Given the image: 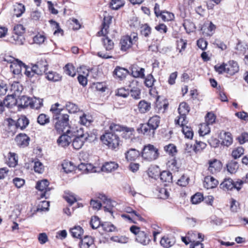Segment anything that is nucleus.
I'll use <instances>...</instances> for the list:
<instances>
[{
    "instance_id": "obj_43",
    "label": "nucleus",
    "mask_w": 248,
    "mask_h": 248,
    "mask_svg": "<svg viewBox=\"0 0 248 248\" xmlns=\"http://www.w3.org/2000/svg\"><path fill=\"white\" fill-rule=\"evenodd\" d=\"M190 108L188 104L186 102L180 103L178 109L179 115L184 116L186 115L189 111Z\"/></svg>"
},
{
    "instance_id": "obj_15",
    "label": "nucleus",
    "mask_w": 248,
    "mask_h": 248,
    "mask_svg": "<svg viewBox=\"0 0 248 248\" xmlns=\"http://www.w3.org/2000/svg\"><path fill=\"white\" fill-rule=\"evenodd\" d=\"M72 136L69 133H67L66 131L63 133V134L61 135L57 140V142L59 145L65 147L69 144L72 141Z\"/></svg>"
},
{
    "instance_id": "obj_34",
    "label": "nucleus",
    "mask_w": 248,
    "mask_h": 248,
    "mask_svg": "<svg viewBox=\"0 0 248 248\" xmlns=\"http://www.w3.org/2000/svg\"><path fill=\"white\" fill-rule=\"evenodd\" d=\"M70 232L73 237L81 239L83 234V230L79 226H76L70 229Z\"/></svg>"
},
{
    "instance_id": "obj_46",
    "label": "nucleus",
    "mask_w": 248,
    "mask_h": 248,
    "mask_svg": "<svg viewBox=\"0 0 248 248\" xmlns=\"http://www.w3.org/2000/svg\"><path fill=\"white\" fill-rule=\"evenodd\" d=\"M160 179L165 182H172V176L169 171H163L160 173Z\"/></svg>"
},
{
    "instance_id": "obj_25",
    "label": "nucleus",
    "mask_w": 248,
    "mask_h": 248,
    "mask_svg": "<svg viewBox=\"0 0 248 248\" xmlns=\"http://www.w3.org/2000/svg\"><path fill=\"white\" fill-rule=\"evenodd\" d=\"M175 242V240L173 237L164 236L160 240V244L165 248H169L173 246Z\"/></svg>"
},
{
    "instance_id": "obj_27",
    "label": "nucleus",
    "mask_w": 248,
    "mask_h": 248,
    "mask_svg": "<svg viewBox=\"0 0 248 248\" xmlns=\"http://www.w3.org/2000/svg\"><path fill=\"white\" fill-rule=\"evenodd\" d=\"M134 84L132 82L131 84L129 85V93H130L131 96L135 99H139L140 98L141 92L140 88L137 86L132 87V85Z\"/></svg>"
},
{
    "instance_id": "obj_42",
    "label": "nucleus",
    "mask_w": 248,
    "mask_h": 248,
    "mask_svg": "<svg viewBox=\"0 0 248 248\" xmlns=\"http://www.w3.org/2000/svg\"><path fill=\"white\" fill-rule=\"evenodd\" d=\"M239 168L238 164L236 161H231L227 165V170L231 174L235 173Z\"/></svg>"
},
{
    "instance_id": "obj_19",
    "label": "nucleus",
    "mask_w": 248,
    "mask_h": 248,
    "mask_svg": "<svg viewBox=\"0 0 248 248\" xmlns=\"http://www.w3.org/2000/svg\"><path fill=\"white\" fill-rule=\"evenodd\" d=\"M23 86L18 82H14L11 85L10 92L11 95L13 96H18L23 90Z\"/></svg>"
},
{
    "instance_id": "obj_47",
    "label": "nucleus",
    "mask_w": 248,
    "mask_h": 248,
    "mask_svg": "<svg viewBox=\"0 0 248 248\" xmlns=\"http://www.w3.org/2000/svg\"><path fill=\"white\" fill-rule=\"evenodd\" d=\"M151 28L147 24L142 25L140 27V33L145 37H149L151 33Z\"/></svg>"
},
{
    "instance_id": "obj_7",
    "label": "nucleus",
    "mask_w": 248,
    "mask_h": 248,
    "mask_svg": "<svg viewBox=\"0 0 248 248\" xmlns=\"http://www.w3.org/2000/svg\"><path fill=\"white\" fill-rule=\"evenodd\" d=\"M49 184V182L46 179L37 183L36 188L41 192L40 194L41 198L45 197L46 199L49 196L48 192H49L51 189V188L48 187Z\"/></svg>"
},
{
    "instance_id": "obj_56",
    "label": "nucleus",
    "mask_w": 248,
    "mask_h": 248,
    "mask_svg": "<svg viewBox=\"0 0 248 248\" xmlns=\"http://www.w3.org/2000/svg\"><path fill=\"white\" fill-rule=\"evenodd\" d=\"M37 122L40 125H44L49 123V117L45 114H41L38 116Z\"/></svg>"
},
{
    "instance_id": "obj_31",
    "label": "nucleus",
    "mask_w": 248,
    "mask_h": 248,
    "mask_svg": "<svg viewBox=\"0 0 248 248\" xmlns=\"http://www.w3.org/2000/svg\"><path fill=\"white\" fill-rule=\"evenodd\" d=\"M29 121L25 116H21L17 121L16 126L17 128L25 129L29 124Z\"/></svg>"
},
{
    "instance_id": "obj_17",
    "label": "nucleus",
    "mask_w": 248,
    "mask_h": 248,
    "mask_svg": "<svg viewBox=\"0 0 248 248\" xmlns=\"http://www.w3.org/2000/svg\"><path fill=\"white\" fill-rule=\"evenodd\" d=\"M140 155L139 151L130 148L125 153V157L127 161H135Z\"/></svg>"
},
{
    "instance_id": "obj_53",
    "label": "nucleus",
    "mask_w": 248,
    "mask_h": 248,
    "mask_svg": "<svg viewBox=\"0 0 248 248\" xmlns=\"http://www.w3.org/2000/svg\"><path fill=\"white\" fill-rule=\"evenodd\" d=\"M23 69L25 70L24 73L27 77L31 78L36 74V70L34 68V65L30 67L24 64Z\"/></svg>"
},
{
    "instance_id": "obj_14",
    "label": "nucleus",
    "mask_w": 248,
    "mask_h": 248,
    "mask_svg": "<svg viewBox=\"0 0 248 248\" xmlns=\"http://www.w3.org/2000/svg\"><path fill=\"white\" fill-rule=\"evenodd\" d=\"M226 73L230 75H233L239 71V66L238 63L233 61H230L227 63H226Z\"/></svg>"
},
{
    "instance_id": "obj_24",
    "label": "nucleus",
    "mask_w": 248,
    "mask_h": 248,
    "mask_svg": "<svg viewBox=\"0 0 248 248\" xmlns=\"http://www.w3.org/2000/svg\"><path fill=\"white\" fill-rule=\"evenodd\" d=\"M118 167V165L115 162H106L101 167L102 171L110 172L115 170Z\"/></svg>"
},
{
    "instance_id": "obj_23",
    "label": "nucleus",
    "mask_w": 248,
    "mask_h": 248,
    "mask_svg": "<svg viewBox=\"0 0 248 248\" xmlns=\"http://www.w3.org/2000/svg\"><path fill=\"white\" fill-rule=\"evenodd\" d=\"M30 138L26 134H20L16 138V141L19 146H27L29 143Z\"/></svg>"
},
{
    "instance_id": "obj_1",
    "label": "nucleus",
    "mask_w": 248,
    "mask_h": 248,
    "mask_svg": "<svg viewBox=\"0 0 248 248\" xmlns=\"http://www.w3.org/2000/svg\"><path fill=\"white\" fill-rule=\"evenodd\" d=\"M111 22V18L109 16L105 17L102 25L101 31L98 32V36H104L102 39L103 46L107 51L112 50L114 47V43L112 40L108 37H105L108 32L109 25Z\"/></svg>"
},
{
    "instance_id": "obj_6",
    "label": "nucleus",
    "mask_w": 248,
    "mask_h": 248,
    "mask_svg": "<svg viewBox=\"0 0 248 248\" xmlns=\"http://www.w3.org/2000/svg\"><path fill=\"white\" fill-rule=\"evenodd\" d=\"M4 60L5 61L10 62V71L14 74L18 75L21 73L24 66V64L21 61L17 59H15L13 57H9V59H5Z\"/></svg>"
},
{
    "instance_id": "obj_18",
    "label": "nucleus",
    "mask_w": 248,
    "mask_h": 248,
    "mask_svg": "<svg viewBox=\"0 0 248 248\" xmlns=\"http://www.w3.org/2000/svg\"><path fill=\"white\" fill-rule=\"evenodd\" d=\"M218 184V181L213 177L207 176L204 178L203 186L207 189H212L216 187Z\"/></svg>"
},
{
    "instance_id": "obj_35",
    "label": "nucleus",
    "mask_w": 248,
    "mask_h": 248,
    "mask_svg": "<svg viewBox=\"0 0 248 248\" xmlns=\"http://www.w3.org/2000/svg\"><path fill=\"white\" fill-rule=\"evenodd\" d=\"M25 8L22 3H16L14 5V15L20 17L24 13Z\"/></svg>"
},
{
    "instance_id": "obj_9",
    "label": "nucleus",
    "mask_w": 248,
    "mask_h": 248,
    "mask_svg": "<svg viewBox=\"0 0 248 248\" xmlns=\"http://www.w3.org/2000/svg\"><path fill=\"white\" fill-rule=\"evenodd\" d=\"M216 26L211 21L205 22L202 25L201 31L203 34L206 36H211L215 32Z\"/></svg>"
},
{
    "instance_id": "obj_33",
    "label": "nucleus",
    "mask_w": 248,
    "mask_h": 248,
    "mask_svg": "<svg viewBox=\"0 0 248 248\" xmlns=\"http://www.w3.org/2000/svg\"><path fill=\"white\" fill-rule=\"evenodd\" d=\"M16 100L15 97L11 95L7 96L5 99L2 101L4 108L5 107L11 108L16 105Z\"/></svg>"
},
{
    "instance_id": "obj_49",
    "label": "nucleus",
    "mask_w": 248,
    "mask_h": 248,
    "mask_svg": "<svg viewBox=\"0 0 248 248\" xmlns=\"http://www.w3.org/2000/svg\"><path fill=\"white\" fill-rule=\"evenodd\" d=\"M222 142L223 145L226 146H230L232 142L231 134L229 132H224Z\"/></svg>"
},
{
    "instance_id": "obj_8",
    "label": "nucleus",
    "mask_w": 248,
    "mask_h": 248,
    "mask_svg": "<svg viewBox=\"0 0 248 248\" xmlns=\"http://www.w3.org/2000/svg\"><path fill=\"white\" fill-rule=\"evenodd\" d=\"M33 65L34 68L36 70V74L38 75H42L45 74L47 71L48 66L45 59H41Z\"/></svg>"
},
{
    "instance_id": "obj_58",
    "label": "nucleus",
    "mask_w": 248,
    "mask_h": 248,
    "mask_svg": "<svg viewBox=\"0 0 248 248\" xmlns=\"http://www.w3.org/2000/svg\"><path fill=\"white\" fill-rule=\"evenodd\" d=\"M103 230L107 232H112L116 231V228L110 222H104L102 224Z\"/></svg>"
},
{
    "instance_id": "obj_32",
    "label": "nucleus",
    "mask_w": 248,
    "mask_h": 248,
    "mask_svg": "<svg viewBox=\"0 0 248 248\" xmlns=\"http://www.w3.org/2000/svg\"><path fill=\"white\" fill-rule=\"evenodd\" d=\"M18 162L17 156L14 153L9 152L8 155L7 164L10 167H15Z\"/></svg>"
},
{
    "instance_id": "obj_22",
    "label": "nucleus",
    "mask_w": 248,
    "mask_h": 248,
    "mask_svg": "<svg viewBox=\"0 0 248 248\" xmlns=\"http://www.w3.org/2000/svg\"><path fill=\"white\" fill-rule=\"evenodd\" d=\"M145 69L137 66V65H133L131 68V74L133 77L136 78H144Z\"/></svg>"
},
{
    "instance_id": "obj_3",
    "label": "nucleus",
    "mask_w": 248,
    "mask_h": 248,
    "mask_svg": "<svg viewBox=\"0 0 248 248\" xmlns=\"http://www.w3.org/2000/svg\"><path fill=\"white\" fill-rule=\"evenodd\" d=\"M100 140L104 144L112 149H116L119 144V137L111 132H107L103 134L101 136Z\"/></svg>"
},
{
    "instance_id": "obj_11",
    "label": "nucleus",
    "mask_w": 248,
    "mask_h": 248,
    "mask_svg": "<svg viewBox=\"0 0 248 248\" xmlns=\"http://www.w3.org/2000/svg\"><path fill=\"white\" fill-rule=\"evenodd\" d=\"M208 164V170L212 174L219 172L222 167L221 162L216 159L209 160Z\"/></svg>"
},
{
    "instance_id": "obj_45",
    "label": "nucleus",
    "mask_w": 248,
    "mask_h": 248,
    "mask_svg": "<svg viewBox=\"0 0 248 248\" xmlns=\"http://www.w3.org/2000/svg\"><path fill=\"white\" fill-rule=\"evenodd\" d=\"M31 108L38 109L43 106V100L40 98H31Z\"/></svg>"
},
{
    "instance_id": "obj_13",
    "label": "nucleus",
    "mask_w": 248,
    "mask_h": 248,
    "mask_svg": "<svg viewBox=\"0 0 248 248\" xmlns=\"http://www.w3.org/2000/svg\"><path fill=\"white\" fill-rule=\"evenodd\" d=\"M98 198L101 200L104 205L103 208L105 211L108 212L112 214V207L114 206V202H112L109 199H108L107 197L103 194H100L98 196Z\"/></svg>"
},
{
    "instance_id": "obj_28",
    "label": "nucleus",
    "mask_w": 248,
    "mask_h": 248,
    "mask_svg": "<svg viewBox=\"0 0 248 248\" xmlns=\"http://www.w3.org/2000/svg\"><path fill=\"white\" fill-rule=\"evenodd\" d=\"M160 122V117L157 115H154L149 119L147 124L152 129L155 130L158 127Z\"/></svg>"
},
{
    "instance_id": "obj_5",
    "label": "nucleus",
    "mask_w": 248,
    "mask_h": 248,
    "mask_svg": "<svg viewBox=\"0 0 248 248\" xmlns=\"http://www.w3.org/2000/svg\"><path fill=\"white\" fill-rule=\"evenodd\" d=\"M57 122L55 123V128L59 133H64L67 129H70L69 125V115L67 114L60 115L55 117Z\"/></svg>"
},
{
    "instance_id": "obj_52",
    "label": "nucleus",
    "mask_w": 248,
    "mask_h": 248,
    "mask_svg": "<svg viewBox=\"0 0 248 248\" xmlns=\"http://www.w3.org/2000/svg\"><path fill=\"white\" fill-rule=\"evenodd\" d=\"M159 17H160L164 21H169L174 19V16L172 13L164 11L162 12Z\"/></svg>"
},
{
    "instance_id": "obj_12",
    "label": "nucleus",
    "mask_w": 248,
    "mask_h": 248,
    "mask_svg": "<svg viewBox=\"0 0 248 248\" xmlns=\"http://www.w3.org/2000/svg\"><path fill=\"white\" fill-rule=\"evenodd\" d=\"M67 133L70 134L72 135V138H81L83 139V137H88L89 139V135L87 133H84L83 129L81 127H76L75 128L72 127L70 129H67L66 130Z\"/></svg>"
},
{
    "instance_id": "obj_60",
    "label": "nucleus",
    "mask_w": 248,
    "mask_h": 248,
    "mask_svg": "<svg viewBox=\"0 0 248 248\" xmlns=\"http://www.w3.org/2000/svg\"><path fill=\"white\" fill-rule=\"evenodd\" d=\"M110 240L115 242L124 244L128 242V238L124 236H115L111 237L110 238Z\"/></svg>"
},
{
    "instance_id": "obj_26",
    "label": "nucleus",
    "mask_w": 248,
    "mask_h": 248,
    "mask_svg": "<svg viewBox=\"0 0 248 248\" xmlns=\"http://www.w3.org/2000/svg\"><path fill=\"white\" fill-rule=\"evenodd\" d=\"M72 145L73 148L76 150L80 149L84 144L85 141L88 140V137L73 138Z\"/></svg>"
},
{
    "instance_id": "obj_64",
    "label": "nucleus",
    "mask_w": 248,
    "mask_h": 248,
    "mask_svg": "<svg viewBox=\"0 0 248 248\" xmlns=\"http://www.w3.org/2000/svg\"><path fill=\"white\" fill-rule=\"evenodd\" d=\"M90 225L93 229L98 228L100 225L99 218L96 216L92 217L90 221Z\"/></svg>"
},
{
    "instance_id": "obj_57",
    "label": "nucleus",
    "mask_w": 248,
    "mask_h": 248,
    "mask_svg": "<svg viewBox=\"0 0 248 248\" xmlns=\"http://www.w3.org/2000/svg\"><path fill=\"white\" fill-rule=\"evenodd\" d=\"M209 124L207 123H203L200 125L199 129V133L201 136H204L208 134L210 131V128L209 126Z\"/></svg>"
},
{
    "instance_id": "obj_36",
    "label": "nucleus",
    "mask_w": 248,
    "mask_h": 248,
    "mask_svg": "<svg viewBox=\"0 0 248 248\" xmlns=\"http://www.w3.org/2000/svg\"><path fill=\"white\" fill-rule=\"evenodd\" d=\"M16 102L19 107L21 108H26L31 106V98L26 96H22Z\"/></svg>"
},
{
    "instance_id": "obj_38",
    "label": "nucleus",
    "mask_w": 248,
    "mask_h": 248,
    "mask_svg": "<svg viewBox=\"0 0 248 248\" xmlns=\"http://www.w3.org/2000/svg\"><path fill=\"white\" fill-rule=\"evenodd\" d=\"M24 37L22 35L19 34H14L11 37L9 41L13 44L17 45H21L24 43Z\"/></svg>"
},
{
    "instance_id": "obj_37",
    "label": "nucleus",
    "mask_w": 248,
    "mask_h": 248,
    "mask_svg": "<svg viewBox=\"0 0 248 248\" xmlns=\"http://www.w3.org/2000/svg\"><path fill=\"white\" fill-rule=\"evenodd\" d=\"M93 243V240L91 237L86 236L81 240L79 245L80 248H89Z\"/></svg>"
},
{
    "instance_id": "obj_41",
    "label": "nucleus",
    "mask_w": 248,
    "mask_h": 248,
    "mask_svg": "<svg viewBox=\"0 0 248 248\" xmlns=\"http://www.w3.org/2000/svg\"><path fill=\"white\" fill-rule=\"evenodd\" d=\"M140 130L144 135L148 136H153L155 131L152 129L148 124H142L140 127Z\"/></svg>"
},
{
    "instance_id": "obj_63",
    "label": "nucleus",
    "mask_w": 248,
    "mask_h": 248,
    "mask_svg": "<svg viewBox=\"0 0 248 248\" xmlns=\"http://www.w3.org/2000/svg\"><path fill=\"white\" fill-rule=\"evenodd\" d=\"M129 94V89H125L124 88H121L117 90L116 95L124 98H126Z\"/></svg>"
},
{
    "instance_id": "obj_39",
    "label": "nucleus",
    "mask_w": 248,
    "mask_h": 248,
    "mask_svg": "<svg viewBox=\"0 0 248 248\" xmlns=\"http://www.w3.org/2000/svg\"><path fill=\"white\" fill-rule=\"evenodd\" d=\"M134 132V129L133 128L124 126L121 132V136L123 138L125 139H130L131 138L133 135Z\"/></svg>"
},
{
    "instance_id": "obj_54",
    "label": "nucleus",
    "mask_w": 248,
    "mask_h": 248,
    "mask_svg": "<svg viewBox=\"0 0 248 248\" xmlns=\"http://www.w3.org/2000/svg\"><path fill=\"white\" fill-rule=\"evenodd\" d=\"M62 166L63 171L66 173L71 172L74 169V166L71 162L65 161L62 164Z\"/></svg>"
},
{
    "instance_id": "obj_2",
    "label": "nucleus",
    "mask_w": 248,
    "mask_h": 248,
    "mask_svg": "<svg viewBox=\"0 0 248 248\" xmlns=\"http://www.w3.org/2000/svg\"><path fill=\"white\" fill-rule=\"evenodd\" d=\"M157 148L151 144L145 145L141 153L143 159L147 161H152L157 159L159 156Z\"/></svg>"
},
{
    "instance_id": "obj_55",
    "label": "nucleus",
    "mask_w": 248,
    "mask_h": 248,
    "mask_svg": "<svg viewBox=\"0 0 248 248\" xmlns=\"http://www.w3.org/2000/svg\"><path fill=\"white\" fill-rule=\"evenodd\" d=\"M182 131L185 137L188 139H192L193 137V132L191 127L187 126H183Z\"/></svg>"
},
{
    "instance_id": "obj_51",
    "label": "nucleus",
    "mask_w": 248,
    "mask_h": 248,
    "mask_svg": "<svg viewBox=\"0 0 248 248\" xmlns=\"http://www.w3.org/2000/svg\"><path fill=\"white\" fill-rule=\"evenodd\" d=\"M65 107L69 113H74L79 110L78 106L76 104L71 102H67Z\"/></svg>"
},
{
    "instance_id": "obj_29",
    "label": "nucleus",
    "mask_w": 248,
    "mask_h": 248,
    "mask_svg": "<svg viewBox=\"0 0 248 248\" xmlns=\"http://www.w3.org/2000/svg\"><path fill=\"white\" fill-rule=\"evenodd\" d=\"M138 109L141 113H145L149 111L151 109V103L146 101L144 100L139 102L138 105Z\"/></svg>"
},
{
    "instance_id": "obj_62",
    "label": "nucleus",
    "mask_w": 248,
    "mask_h": 248,
    "mask_svg": "<svg viewBox=\"0 0 248 248\" xmlns=\"http://www.w3.org/2000/svg\"><path fill=\"white\" fill-rule=\"evenodd\" d=\"M155 81V79L153 76L151 74H149L145 78L144 83L146 87L150 88L153 86Z\"/></svg>"
},
{
    "instance_id": "obj_4",
    "label": "nucleus",
    "mask_w": 248,
    "mask_h": 248,
    "mask_svg": "<svg viewBox=\"0 0 248 248\" xmlns=\"http://www.w3.org/2000/svg\"><path fill=\"white\" fill-rule=\"evenodd\" d=\"M138 40V34L133 32L130 36L126 35L122 37L121 39L120 45L121 50L125 51L130 49L132 45L136 44Z\"/></svg>"
},
{
    "instance_id": "obj_30",
    "label": "nucleus",
    "mask_w": 248,
    "mask_h": 248,
    "mask_svg": "<svg viewBox=\"0 0 248 248\" xmlns=\"http://www.w3.org/2000/svg\"><path fill=\"white\" fill-rule=\"evenodd\" d=\"M45 74L46 75V78L49 81L56 82L61 79L62 77L61 75L52 71H46Z\"/></svg>"
},
{
    "instance_id": "obj_21",
    "label": "nucleus",
    "mask_w": 248,
    "mask_h": 248,
    "mask_svg": "<svg viewBox=\"0 0 248 248\" xmlns=\"http://www.w3.org/2000/svg\"><path fill=\"white\" fill-rule=\"evenodd\" d=\"M128 73V71L127 69L119 66H117L113 71L115 78L121 80L125 78Z\"/></svg>"
},
{
    "instance_id": "obj_61",
    "label": "nucleus",
    "mask_w": 248,
    "mask_h": 248,
    "mask_svg": "<svg viewBox=\"0 0 248 248\" xmlns=\"http://www.w3.org/2000/svg\"><path fill=\"white\" fill-rule=\"evenodd\" d=\"M203 199V195L200 193H197L191 198V201L193 204H198L201 202Z\"/></svg>"
},
{
    "instance_id": "obj_40",
    "label": "nucleus",
    "mask_w": 248,
    "mask_h": 248,
    "mask_svg": "<svg viewBox=\"0 0 248 248\" xmlns=\"http://www.w3.org/2000/svg\"><path fill=\"white\" fill-rule=\"evenodd\" d=\"M93 121L92 117L89 114H83L79 117V123L83 125H89Z\"/></svg>"
},
{
    "instance_id": "obj_50",
    "label": "nucleus",
    "mask_w": 248,
    "mask_h": 248,
    "mask_svg": "<svg viewBox=\"0 0 248 248\" xmlns=\"http://www.w3.org/2000/svg\"><path fill=\"white\" fill-rule=\"evenodd\" d=\"M124 4V0H111L110 7L114 10H118Z\"/></svg>"
},
{
    "instance_id": "obj_48",
    "label": "nucleus",
    "mask_w": 248,
    "mask_h": 248,
    "mask_svg": "<svg viewBox=\"0 0 248 248\" xmlns=\"http://www.w3.org/2000/svg\"><path fill=\"white\" fill-rule=\"evenodd\" d=\"M64 70L66 74L70 76L73 77L76 75V70L73 65L71 63L67 64L64 67Z\"/></svg>"
},
{
    "instance_id": "obj_59",
    "label": "nucleus",
    "mask_w": 248,
    "mask_h": 248,
    "mask_svg": "<svg viewBox=\"0 0 248 248\" xmlns=\"http://www.w3.org/2000/svg\"><path fill=\"white\" fill-rule=\"evenodd\" d=\"M244 149L242 147H238L233 150L232 153V156L234 159L239 158L244 154Z\"/></svg>"
},
{
    "instance_id": "obj_20",
    "label": "nucleus",
    "mask_w": 248,
    "mask_h": 248,
    "mask_svg": "<svg viewBox=\"0 0 248 248\" xmlns=\"http://www.w3.org/2000/svg\"><path fill=\"white\" fill-rule=\"evenodd\" d=\"M169 104L166 100L162 101L158 100V97L156 99L155 109L158 113H163L168 108Z\"/></svg>"
},
{
    "instance_id": "obj_44",
    "label": "nucleus",
    "mask_w": 248,
    "mask_h": 248,
    "mask_svg": "<svg viewBox=\"0 0 248 248\" xmlns=\"http://www.w3.org/2000/svg\"><path fill=\"white\" fill-rule=\"evenodd\" d=\"M165 152L170 155L173 156L177 153L176 147L173 144H169L164 147Z\"/></svg>"
},
{
    "instance_id": "obj_16",
    "label": "nucleus",
    "mask_w": 248,
    "mask_h": 248,
    "mask_svg": "<svg viewBox=\"0 0 248 248\" xmlns=\"http://www.w3.org/2000/svg\"><path fill=\"white\" fill-rule=\"evenodd\" d=\"M136 240L138 242L144 246L148 245L151 241L148 233L144 231H141L139 233V234L136 236Z\"/></svg>"
},
{
    "instance_id": "obj_10",
    "label": "nucleus",
    "mask_w": 248,
    "mask_h": 248,
    "mask_svg": "<svg viewBox=\"0 0 248 248\" xmlns=\"http://www.w3.org/2000/svg\"><path fill=\"white\" fill-rule=\"evenodd\" d=\"M238 181L233 182L231 178L225 179L220 184V187L224 190H232V188H235L237 191L241 189L239 186H237Z\"/></svg>"
}]
</instances>
